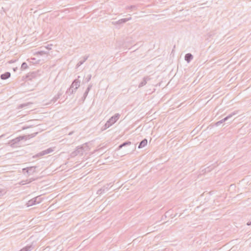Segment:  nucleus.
<instances>
[{
  "label": "nucleus",
  "instance_id": "obj_36",
  "mask_svg": "<svg viewBox=\"0 0 251 251\" xmlns=\"http://www.w3.org/2000/svg\"><path fill=\"white\" fill-rule=\"evenodd\" d=\"M27 128H28V127H27V126H23L22 127V129L24 130V129H27Z\"/></svg>",
  "mask_w": 251,
  "mask_h": 251
},
{
  "label": "nucleus",
  "instance_id": "obj_4",
  "mask_svg": "<svg viewBox=\"0 0 251 251\" xmlns=\"http://www.w3.org/2000/svg\"><path fill=\"white\" fill-rule=\"evenodd\" d=\"M84 150L83 147L79 146L77 147V148L75 149V150L74 151H73L70 154V156L71 157H75V156L77 155H82L83 154Z\"/></svg>",
  "mask_w": 251,
  "mask_h": 251
},
{
  "label": "nucleus",
  "instance_id": "obj_2",
  "mask_svg": "<svg viewBox=\"0 0 251 251\" xmlns=\"http://www.w3.org/2000/svg\"><path fill=\"white\" fill-rule=\"evenodd\" d=\"M120 117V115L119 113H116L114 116H112L102 127V130H105L111 126L119 120Z\"/></svg>",
  "mask_w": 251,
  "mask_h": 251
},
{
  "label": "nucleus",
  "instance_id": "obj_10",
  "mask_svg": "<svg viewBox=\"0 0 251 251\" xmlns=\"http://www.w3.org/2000/svg\"><path fill=\"white\" fill-rule=\"evenodd\" d=\"M80 82L77 79H75L71 84L72 88H74L75 90H76L80 86Z\"/></svg>",
  "mask_w": 251,
  "mask_h": 251
},
{
  "label": "nucleus",
  "instance_id": "obj_31",
  "mask_svg": "<svg viewBox=\"0 0 251 251\" xmlns=\"http://www.w3.org/2000/svg\"><path fill=\"white\" fill-rule=\"evenodd\" d=\"M89 56V55H85L84 56H83V59L82 61H84V63L85 62V61L86 60H87V59L88 58Z\"/></svg>",
  "mask_w": 251,
  "mask_h": 251
},
{
  "label": "nucleus",
  "instance_id": "obj_18",
  "mask_svg": "<svg viewBox=\"0 0 251 251\" xmlns=\"http://www.w3.org/2000/svg\"><path fill=\"white\" fill-rule=\"evenodd\" d=\"M75 90H74V88H72V86H71L69 89L66 91V94H68L69 95H72L74 93V92H75Z\"/></svg>",
  "mask_w": 251,
  "mask_h": 251
},
{
  "label": "nucleus",
  "instance_id": "obj_6",
  "mask_svg": "<svg viewBox=\"0 0 251 251\" xmlns=\"http://www.w3.org/2000/svg\"><path fill=\"white\" fill-rule=\"evenodd\" d=\"M131 19V17L127 18L121 19L117 21L112 22V24L114 25H117V28H120L121 25L126 23V22Z\"/></svg>",
  "mask_w": 251,
  "mask_h": 251
},
{
  "label": "nucleus",
  "instance_id": "obj_11",
  "mask_svg": "<svg viewBox=\"0 0 251 251\" xmlns=\"http://www.w3.org/2000/svg\"><path fill=\"white\" fill-rule=\"evenodd\" d=\"M151 80V77L149 76H145L143 78L142 81L139 84V88L145 86L147 82Z\"/></svg>",
  "mask_w": 251,
  "mask_h": 251
},
{
  "label": "nucleus",
  "instance_id": "obj_5",
  "mask_svg": "<svg viewBox=\"0 0 251 251\" xmlns=\"http://www.w3.org/2000/svg\"><path fill=\"white\" fill-rule=\"evenodd\" d=\"M237 114V111H234L230 113V114L228 115L227 116H226L225 118L223 119L222 120L216 122L215 123L216 126H219L224 122L227 121L228 120L231 119L233 116L236 115Z\"/></svg>",
  "mask_w": 251,
  "mask_h": 251
},
{
  "label": "nucleus",
  "instance_id": "obj_3",
  "mask_svg": "<svg viewBox=\"0 0 251 251\" xmlns=\"http://www.w3.org/2000/svg\"><path fill=\"white\" fill-rule=\"evenodd\" d=\"M40 75L41 71L40 70H37L36 71L28 73L25 76H23V77L24 79L26 78L28 80H31L33 78H36Z\"/></svg>",
  "mask_w": 251,
  "mask_h": 251
},
{
  "label": "nucleus",
  "instance_id": "obj_13",
  "mask_svg": "<svg viewBox=\"0 0 251 251\" xmlns=\"http://www.w3.org/2000/svg\"><path fill=\"white\" fill-rule=\"evenodd\" d=\"M193 58V56L191 53H186L185 55V60L187 62L189 63Z\"/></svg>",
  "mask_w": 251,
  "mask_h": 251
},
{
  "label": "nucleus",
  "instance_id": "obj_15",
  "mask_svg": "<svg viewBox=\"0 0 251 251\" xmlns=\"http://www.w3.org/2000/svg\"><path fill=\"white\" fill-rule=\"evenodd\" d=\"M11 74L9 72H7L0 75V78L2 80H6L10 77Z\"/></svg>",
  "mask_w": 251,
  "mask_h": 251
},
{
  "label": "nucleus",
  "instance_id": "obj_9",
  "mask_svg": "<svg viewBox=\"0 0 251 251\" xmlns=\"http://www.w3.org/2000/svg\"><path fill=\"white\" fill-rule=\"evenodd\" d=\"M36 167H30L24 168L23 171L24 172H26L28 175H31L35 172Z\"/></svg>",
  "mask_w": 251,
  "mask_h": 251
},
{
  "label": "nucleus",
  "instance_id": "obj_39",
  "mask_svg": "<svg viewBox=\"0 0 251 251\" xmlns=\"http://www.w3.org/2000/svg\"><path fill=\"white\" fill-rule=\"evenodd\" d=\"M16 69H17V68H16V69L14 68V69H13V70H14V71H15Z\"/></svg>",
  "mask_w": 251,
  "mask_h": 251
},
{
  "label": "nucleus",
  "instance_id": "obj_28",
  "mask_svg": "<svg viewBox=\"0 0 251 251\" xmlns=\"http://www.w3.org/2000/svg\"><path fill=\"white\" fill-rule=\"evenodd\" d=\"M136 6H135V5H131L130 6H128L127 7V9H130L133 10V9H136Z\"/></svg>",
  "mask_w": 251,
  "mask_h": 251
},
{
  "label": "nucleus",
  "instance_id": "obj_33",
  "mask_svg": "<svg viewBox=\"0 0 251 251\" xmlns=\"http://www.w3.org/2000/svg\"><path fill=\"white\" fill-rule=\"evenodd\" d=\"M35 179L33 178H30L28 180V183L31 182L32 181L35 180Z\"/></svg>",
  "mask_w": 251,
  "mask_h": 251
},
{
  "label": "nucleus",
  "instance_id": "obj_23",
  "mask_svg": "<svg viewBox=\"0 0 251 251\" xmlns=\"http://www.w3.org/2000/svg\"><path fill=\"white\" fill-rule=\"evenodd\" d=\"M44 155V154H43V151L37 153L36 154H35V155H34L33 156V158H36V157H41V156H42Z\"/></svg>",
  "mask_w": 251,
  "mask_h": 251
},
{
  "label": "nucleus",
  "instance_id": "obj_12",
  "mask_svg": "<svg viewBox=\"0 0 251 251\" xmlns=\"http://www.w3.org/2000/svg\"><path fill=\"white\" fill-rule=\"evenodd\" d=\"M62 95V92L60 91L58 92L57 95H56L50 101V103L55 102Z\"/></svg>",
  "mask_w": 251,
  "mask_h": 251
},
{
  "label": "nucleus",
  "instance_id": "obj_24",
  "mask_svg": "<svg viewBox=\"0 0 251 251\" xmlns=\"http://www.w3.org/2000/svg\"><path fill=\"white\" fill-rule=\"evenodd\" d=\"M91 77H92L91 75L90 74V75H88L87 77L85 78V79L84 80L85 82L86 83L88 82L91 80Z\"/></svg>",
  "mask_w": 251,
  "mask_h": 251
},
{
  "label": "nucleus",
  "instance_id": "obj_27",
  "mask_svg": "<svg viewBox=\"0 0 251 251\" xmlns=\"http://www.w3.org/2000/svg\"><path fill=\"white\" fill-rule=\"evenodd\" d=\"M5 194L4 190H0V198L3 196Z\"/></svg>",
  "mask_w": 251,
  "mask_h": 251
},
{
  "label": "nucleus",
  "instance_id": "obj_19",
  "mask_svg": "<svg viewBox=\"0 0 251 251\" xmlns=\"http://www.w3.org/2000/svg\"><path fill=\"white\" fill-rule=\"evenodd\" d=\"M53 151V150L52 148H50L47 149V150L43 151V154L46 155L52 152Z\"/></svg>",
  "mask_w": 251,
  "mask_h": 251
},
{
  "label": "nucleus",
  "instance_id": "obj_38",
  "mask_svg": "<svg viewBox=\"0 0 251 251\" xmlns=\"http://www.w3.org/2000/svg\"><path fill=\"white\" fill-rule=\"evenodd\" d=\"M85 99H84V96H83V97L82 98V100L83 101H84L85 100Z\"/></svg>",
  "mask_w": 251,
  "mask_h": 251
},
{
  "label": "nucleus",
  "instance_id": "obj_30",
  "mask_svg": "<svg viewBox=\"0 0 251 251\" xmlns=\"http://www.w3.org/2000/svg\"><path fill=\"white\" fill-rule=\"evenodd\" d=\"M89 56V55H85L84 56H83V59L82 61H84V63L85 62V61L86 60H87V59L88 58Z\"/></svg>",
  "mask_w": 251,
  "mask_h": 251
},
{
  "label": "nucleus",
  "instance_id": "obj_8",
  "mask_svg": "<svg viewBox=\"0 0 251 251\" xmlns=\"http://www.w3.org/2000/svg\"><path fill=\"white\" fill-rule=\"evenodd\" d=\"M41 201V198L39 196L35 197L27 201L26 205L27 207L32 206L37 203H39Z\"/></svg>",
  "mask_w": 251,
  "mask_h": 251
},
{
  "label": "nucleus",
  "instance_id": "obj_26",
  "mask_svg": "<svg viewBox=\"0 0 251 251\" xmlns=\"http://www.w3.org/2000/svg\"><path fill=\"white\" fill-rule=\"evenodd\" d=\"M92 86H93V85H92V84H90L88 85V87L87 88V89H86V90L85 92H87V93H89V92L90 91V90H91V89L92 88Z\"/></svg>",
  "mask_w": 251,
  "mask_h": 251
},
{
  "label": "nucleus",
  "instance_id": "obj_17",
  "mask_svg": "<svg viewBox=\"0 0 251 251\" xmlns=\"http://www.w3.org/2000/svg\"><path fill=\"white\" fill-rule=\"evenodd\" d=\"M131 143L130 141H126L118 146V150L122 149L123 147L130 145H131Z\"/></svg>",
  "mask_w": 251,
  "mask_h": 251
},
{
  "label": "nucleus",
  "instance_id": "obj_34",
  "mask_svg": "<svg viewBox=\"0 0 251 251\" xmlns=\"http://www.w3.org/2000/svg\"><path fill=\"white\" fill-rule=\"evenodd\" d=\"M78 63H79V65H81L82 64H83L84 63V61H79Z\"/></svg>",
  "mask_w": 251,
  "mask_h": 251
},
{
  "label": "nucleus",
  "instance_id": "obj_7",
  "mask_svg": "<svg viewBox=\"0 0 251 251\" xmlns=\"http://www.w3.org/2000/svg\"><path fill=\"white\" fill-rule=\"evenodd\" d=\"M112 187L111 183H108L106 184L105 185L103 186L102 187H101L100 189H99L97 191V194L98 195H102L107 191H108V190Z\"/></svg>",
  "mask_w": 251,
  "mask_h": 251
},
{
  "label": "nucleus",
  "instance_id": "obj_29",
  "mask_svg": "<svg viewBox=\"0 0 251 251\" xmlns=\"http://www.w3.org/2000/svg\"><path fill=\"white\" fill-rule=\"evenodd\" d=\"M51 46H52V45H48L47 46L45 47V48H46V50H50L51 49Z\"/></svg>",
  "mask_w": 251,
  "mask_h": 251
},
{
  "label": "nucleus",
  "instance_id": "obj_37",
  "mask_svg": "<svg viewBox=\"0 0 251 251\" xmlns=\"http://www.w3.org/2000/svg\"><path fill=\"white\" fill-rule=\"evenodd\" d=\"M80 66H81V65H79V63H77V64L76 65V68H78Z\"/></svg>",
  "mask_w": 251,
  "mask_h": 251
},
{
  "label": "nucleus",
  "instance_id": "obj_32",
  "mask_svg": "<svg viewBox=\"0 0 251 251\" xmlns=\"http://www.w3.org/2000/svg\"><path fill=\"white\" fill-rule=\"evenodd\" d=\"M88 94V93H87V92H84V93L83 94L84 99H86Z\"/></svg>",
  "mask_w": 251,
  "mask_h": 251
},
{
  "label": "nucleus",
  "instance_id": "obj_22",
  "mask_svg": "<svg viewBox=\"0 0 251 251\" xmlns=\"http://www.w3.org/2000/svg\"><path fill=\"white\" fill-rule=\"evenodd\" d=\"M28 68V65L25 62H23L21 65V69L22 70H25L26 69Z\"/></svg>",
  "mask_w": 251,
  "mask_h": 251
},
{
  "label": "nucleus",
  "instance_id": "obj_20",
  "mask_svg": "<svg viewBox=\"0 0 251 251\" xmlns=\"http://www.w3.org/2000/svg\"><path fill=\"white\" fill-rule=\"evenodd\" d=\"M31 104V103H29V102L21 104L18 106V109H22V108H23L25 106H27V105Z\"/></svg>",
  "mask_w": 251,
  "mask_h": 251
},
{
  "label": "nucleus",
  "instance_id": "obj_14",
  "mask_svg": "<svg viewBox=\"0 0 251 251\" xmlns=\"http://www.w3.org/2000/svg\"><path fill=\"white\" fill-rule=\"evenodd\" d=\"M148 140L147 139L145 138L142 140L139 143L138 145V149H142L145 147L147 145Z\"/></svg>",
  "mask_w": 251,
  "mask_h": 251
},
{
  "label": "nucleus",
  "instance_id": "obj_1",
  "mask_svg": "<svg viewBox=\"0 0 251 251\" xmlns=\"http://www.w3.org/2000/svg\"><path fill=\"white\" fill-rule=\"evenodd\" d=\"M38 133V132H34L33 133L28 134L26 135H23V136H20L19 137H17L15 138L14 139H12L10 140L8 144H10V146L12 147H15V145L17 144L20 141L22 140H28L30 138H32L34 137H35L37 134Z\"/></svg>",
  "mask_w": 251,
  "mask_h": 251
},
{
  "label": "nucleus",
  "instance_id": "obj_25",
  "mask_svg": "<svg viewBox=\"0 0 251 251\" xmlns=\"http://www.w3.org/2000/svg\"><path fill=\"white\" fill-rule=\"evenodd\" d=\"M19 183L21 185H24L26 183H28V179H27L26 180H22Z\"/></svg>",
  "mask_w": 251,
  "mask_h": 251
},
{
  "label": "nucleus",
  "instance_id": "obj_16",
  "mask_svg": "<svg viewBox=\"0 0 251 251\" xmlns=\"http://www.w3.org/2000/svg\"><path fill=\"white\" fill-rule=\"evenodd\" d=\"M33 249V247L32 245H27L24 247L19 251H31Z\"/></svg>",
  "mask_w": 251,
  "mask_h": 251
},
{
  "label": "nucleus",
  "instance_id": "obj_21",
  "mask_svg": "<svg viewBox=\"0 0 251 251\" xmlns=\"http://www.w3.org/2000/svg\"><path fill=\"white\" fill-rule=\"evenodd\" d=\"M48 53V51L41 50L37 52L36 54L40 55H42L44 54H47Z\"/></svg>",
  "mask_w": 251,
  "mask_h": 251
},
{
  "label": "nucleus",
  "instance_id": "obj_35",
  "mask_svg": "<svg viewBox=\"0 0 251 251\" xmlns=\"http://www.w3.org/2000/svg\"><path fill=\"white\" fill-rule=\"evenodd\" d=\"M247 225L248 226H251V221L247 223Z\"/></svg>",
  "mask_w": 251,
  "mask_h": 251
}]
</instances>
